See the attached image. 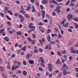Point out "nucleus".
I'll use <instances>...</instances> for the list:
<instances>
[{
    "label": "nucleus",
    "mask_w": 78,
    "mask_h": 78,
    "mask_svg": "<svg viewBox=\"0 0 78 78\" xmlns=\"http://www.w3.org/2000/svg\"><path fill=\"white\" fill-rule=\"evenodd\" d=\"M18 17L20 19V22L22 23V22H23V20H24V17H23V16H22V15L21 14H20L18 16Z\"/></svg>",
    "instance_id": "nucleus-1"
},
{
    "label": "nucleus",
    "mask_w": 78,
    "mask_h": 78,
    "mask_svg": "<svg viewBox=\"0 0 78 78\" xmlns=\"http://www.w3.org/2000/svg\"><path fill=\"white\" fill-rule=\"evenodd\" d=\"M48 70L50 72H51V71H52V67H53V66L51 65V64L49 63L48 64Z\"/></svg>",
    "instance_id": "nucleus-2"
},
{
    "label": "nucleus",
    "mask_w": 78,
    "mask_h": 78,
    "mask_svg": "<svg viewBox=\"0 0 78 78\" xmlns=\"http://www.w3.org/2000/svg\"><path fill=\"white\" fill-rule=\"evenodd\" d=\"M61 70L63 72V75H66V69L64 68H62Z\"/></svg>",
    "instance_id": "nucleus-3"
},
{
    "label": "nucleus",
    "mask_w": 78,
    "mask_h": 78,
    "mask_svg": "<svg viewBox=\"0 0 78 78\" xmlns=\"http://www.w3.org/2000/svg\"><path fill=\"white\" fill-rule=\"evenodd\" d=\"M42 4L44 5V4H47L48 3V0H42L41 1Z\"/></svg>",
    "instance_id": "nucleus-4"
},
{
    "label": "nucleus",
    "mask_w": 78,
    "mask_h": 78,
    "mask_svg": "<svg viewBox=\"0 0 78 78\" xmlns=\"http://www.w3.org/2000/svg\"><path fill=\"white\" fill-rule=\"evenodd\" d=\"M41 12L42 13V17L43 19H44V18L45 17V12L44 11L42 10Z\"/></svg>",
    "instance_id": "nucleus-5"
},
{
    "label": "nucleus",
    "mask_w": 78,
    "mask_h": 78,
    "mask_svg": "<svg viewBox=\"0 0 78 78\" xmlns=\"http://www.w3.org/2000/svg\"><path fill=\"white\" fill-rule=\"evenodd\" d=\"M38 61L39 62L41 61V63H44V59L42 57H40V59H39Z\"/></svg>",
    "instance_id": "nucleus-6"
},
{
    "label": "nucleus",
    "mask_w": 78,
    "mask_h": 78,
    "mask_svg": "<svg viewBox=\"0 0 78 78\" xmlns=\"http://www.w3.org/2000/svg\"><path fill=\"white\" fill-rule=\"evenodd\" d=\"M47 39L49 42H50L51 41V38H50V35L48 36Z\"/></svg>",
    "instance_id": "nucleus-7"
},
{
    "label": "nucleus",
    "mask_w": 78,
    "mask_h": 78,
    "mask_svg": "<svg viewBox=\"0 0 78 78\" xmlns=\"http://www.w3.org/2000/svg\"><path fill=\"white\" fill-rule=\"evenodd\" d=\"M29 62L30 64H33L34 63V62L33 60H29Z\"/></svg>",
    "instance_id": "nucleus-8"
},
{
    "label": "nucleus",
    "mask_w": 78,
    "mask_h": 78,
    "mask_svg": "<svg viewBox=\"0 0 78 78\" xmlns=\"http://www.w3.org/2000/svg\"><path fill=\"white\" fill-rule=\"evenodd\" d=\"M33 25V24L31 23L30 24V25L29 26V28L30 29H31V28H34V27L32 26V25Z\"/></svg>",
    "instance_id": "nucleus-9"
},
{
    "label": "nucleus",
    "mask_w": 78,
    "mask_h": 78,
    "mask_svg": "<svg viewBox=\"0 0 78 78\" xmlns=\"http://www.w3.org/2000/svg\"><path fill=\"white\" fill-rule=\"evenodd\" d=\"M68 19H72V14H70L68 16Z\"/></svg>",
    "instance_id": "nucleus-10"
},
{
    "label": "nucleus",
    "mask_w": 78,
    "mask_h": 78,
    "mask_svg": "<svg viewBox=\"0 0 78 78\" xmlns=\"http://www.w3.org/2000/svg\"><path fill=\"white\" fill-rule=\"evenodd\" d=\"M23 74L24 75V76H26V75H27V73L26 71L24 70L23 72Z\"/></svg>",
    "instance_id": "nucleus-11"
},
{
    "label": "nucleus",
    "mask_w": 78,
    "mask_h": 78,
    "mask_svg": "<svg viewBox=\"0 0 78 78\" xmlns=\"http://www.w3.org/2000/svg\"><path fill=\"white\" fill-rule=\"evenodd\" d=\"M4 39L5 41H6L7 42H8V41H9V38H8V37H6L4 38Z\"/></svg>",
    "instance_id": "nucleus-12"
},
{
    "label": "nucleus",
    "mask_w": 78,
    "mask_h": 78,
    "mask_svg": "<svg viewBox=\"0 0 78 78\" xmlns=\"http://www.w3.org/2000/svg\"><path fill=\"white\" fill-rule=\"evenodd\" d=\"M60 8H61V7L58 6L56 8V9H55V11H57V10H59V9H60Z\"/></svg>",
    "instance_id": "nucleus-13"
},
{
    "label": "nucleus",
    "mask_w": 78,
    "mask_h": 78,
    "mask_svg": "<svg viewBox=\"0 0 78 78\" xmlns=\"http://www.w3.org/2000/svg\"><path fill=\"white\" fill-rule=\"evenodd\" d=\"M27 46H24L23 47L21 48V50H24V51H26V47Z\"/></svg>",
    "instance_id": "nucleus-14"
},
{
    "label": "nucleus",
    "mask_w": 78,
    "mask_h": 78,
    "mask_svg": "<svg viewBox=\"0 0 78 78\" xmlns=\"http://www.w3.org/2000/svg\"><path fill=\"white\" fill-rule=\"evenodd\" d=\"M20 12L22 13V14H25V12L24 11L22 10H20Z\"/></svg>",
    "instance_id": "nucleus-15"
},
{
    "label": "nucleus",
    "mask_w": 78,
    "mask_h": 78,
    "mask_svg": "<svg viewBox=\"0 0 78 78\" xmlns=\"http://www.w3.org/2000/svg\"><path fill=\"white\" fill-rule=\"evenodd\" d=\"M32 12H34V11H35V9H34V7L32 5Z\"/></svg>",
    "instance_id": "nucleus-16"
},
{
    "label": "nucleus",
    "mask_w": 78,
    "mask_h": 78,
    "mask_svg": "<svg viewBox=\"0 0 78 78\" xmlns=\"http://www.w3.org/2000/svg\"><path fill=\"white\" fill-rule=\"evenodd\" d=\"M57 53L58 54L59 56H61L62 55V53L61 52H59V51H57Z\"/></svg>",
    "instance_id": "nucleus-17"
},
{
    "label": "nucleus",
    "mask_w": 78,
    "mask_h": 78,
    "mask_svg": "<svg viewBox=\"0 0 78 78\" xmlns=\"http://www.w3.org/2000/svg\"><path fill=\"white\" fill-rule=\"evenodd\" d=\"M61 52H62L63 55H64L65 53H67V51L66 50H63L61 51Z\"/></svg>",
    "instance_id": "nucleus-18"
},
{
    "label": "nucleus",
    "mask_w": 78,
    "mask_h": 78,
    "mask_svg": "<svg viewBox=\"0 0 78 78\" xmlns=\"http://www.w3.org/2000/svg\"><path fill=\"white\" fill-rule=\"evenodd\" d=\"M26 57L27 59H28V58H30V53H28V54H27L26 56Z\"/></svg>",
    "instance_id": "nucleus-19"
},
{
    "label": "nucleus",
    "mask_w": 78,
    "mask_h": 78,
    "mask_svg": "<svg viewBox=\"0 0 78 78\" xmlns=\"http://www.w3.org/2000/svg\"><path fill=\"white\" fill-rule=\"evenodd\" d=\"M63 26L65 27L66 28H67V27H68V23L67 22L66 23L65 25L64 24H63Z\"/></svg>",
    "instance_id": "nucleus-20"
},
{
    "label": "nucleus",
    "mask_w": 78,
    "mask_h": 78,
    "mask_svg": "<svg viewBox=\"0 0 78 78\" xmlns=\"http://www.w3.org/2000/svg\"><path fill=\"white\" fill-rule=\"evenodd\" d=\"M8 12L10 14V15H12V12L10 10H8Z\"/></svg>",
    "instance_id": "nucleus-21"
},
{
    "label": "nucleus",
    "mask_w": 78,
    "mask_h": 78,
    "mask_svg": "<svg viewBox=\"0 0 78 78\" xmlns=\"http://www.w3.org/2000/svg\"><path fill=\"white\" fill-rule=\"evenodd\" d=\"M33 52L34 53H37L39 52V51L37 50H35L33 51Z\"/></svg>",
    "instance_id": "nucleus-22"
},
{
    "label": "nucleus",
    "mask_w": 78,
    "mask_h": 78,
    "mask_svg": "<svg viewBox=\"0 0 78 78\" xmlns=\"http://www.w3.org/2000/svg\"><path fill=\"white\" fill-rule=\"evenodd\" d=\"M70 51L71 53H74V54H75V53H76V51H75V50L71 51Z\"/></svg>",
    "instance_id": "nucleus-23"
},
{
    "label": "nucleus",
    "mask_w": 78,
    "mask_h": 78,
    "mask_svg": "<svg viewBox=\"0 0 78 78\" xmlns=\"http://www.w3.org/2000/svg\"><path fill=\"white\" fill-rule=\"evenodd\" d=\"M5 12H7V11H8V7H7L5 6Z\"/></svg>",
    "instance_id": "nucleus-24"
},
{
    "label": "nucleus",
    "mask_w": 78,
    "mask_h": 78,
    "mask_svg": "<svg viewBox=\"0 0 78 78\" xmlns=\"http://www.w3.org/2000/svg\"><path fill=\"white\" fill-rule=\"evenodd\" d=\"M35 4L37 6H39V2L38 1H36Z\"/></svg>",
    "instance_id": "nucleus-25"
},
{
    "label": "nucleus",
    "mask_w": 78,
    "mask_h": 78,
    "mask_svg": "<svg viewBox=\"0 0 78 78\" xmlns=\"http://www.w3.org/2000/svg\"><path fill=\"white\" fill-rule=\"evenodd\" d=\"M52 3H55V5H57L58 3L56 1H54V0H52Z\"/></svg>",
    "instance_id": "nucleus-26"
},
{
    "label": "nucleus",
    "mask_w": 78,
    "mask_h": 78,
    "mask_svg": "<svg viewBox=\"0 0 78 78\" xmlns=\"http://www.w3.org/2000/svg\"><path fill=\"white\" fill-rule=\"evenodd\" d=\"M70 2V0H68V2H66V3L65 4L66 5H69Z\"/></svg>",
    "instance_id": "nucleus-27"
},
{
    "label": "nucleus",
    "mask_w": 78,
    "mask_h": 78,
    "mask_svg": "<svg viewBox=\"0 0 78 78\" xmlns=\"http://www.w3.org/2000/svg\"><path fill=\"white\" fill-rule=\"evenodd\" d=\"M32 36L33 38H34V39L36 38V36L34 34H32Z\"/></svg>",
    "instance_id": "nucleus-28"
},
{
    "label": "nucleus",
    "mask_w": 78,
    "mask_h": 78,
    "mask_svg": "<svg viewBox=\"0 0 78 78\" xmlns=\"http://www.w3.org/2000/svg\"><path fill=\"white\" fill-rule=\"evenodd\" d=\"M25 16L27 17V18L28 19H29V18H30V16H29V15H28L27 14H25Z\"/></svg>",
    "instance_id": "nucleus-29"
},
{
    "label": "nucleus",
    "mask_w": 78,
    "mask_h": 78,
    "mask_svg": "<svg viewBox=\"0 0 78 78\" xmlns=\"http://www.w3.org/2000/svg\"><path fill=\"white\" fill-rule=\"evenodd\" d=\"M75 28H76V29L77 28H78V24H77V23H75Z\"/></svg>",
    "instance_id": "nucleus-30"
},
{
    "label": "nucleus",
    "mask_w": 78,
    "mask_h": 78,
    "mask_svg": "<svg viewBox=\"0 0 78 78\" xmlns=\"http://www.w3.org/2000/svg\"><path fill=\"white\" fill-rule=\"evenodd\" d=\"M30 6L29 5L28 7L27 8V9H26L27 11H28V10H30Z\"/></svg>",
    "instance_id": "nucleus-31"
},
{
    "label": "nucleus",
    "mask_w": 78,
    "mask_h": 78,
    "mask_svg": "<svg viewBox=\"0 0 78 78\" xmlns=\"http://www.w3.org/2000/svg\"><path fill=\"white\" fill-rule=\"evenodd\" d=\"M20 67L19 65H17L16 67L15 68V70L17 69H19Z\"/></svg>",
    "instance_id": "nucleus-32"
},
{
    "label": "nucleus",
    "mask_w": 78,
    "mask_h": 78,
    "mask_svg": "<svg viewBox=\"0 0 78 78\" xmlns=\"http://www.w3.org/2000/svg\"><path fill=\"white\" fill-rule=\"evenodd\" d=\"M64 22H66V20L60 22L61 24H64Z\"/></svg>",
    "instance_id": "nucleus-33"
},
{
    "label": "nucleus",
    "mask_w": 78,
    "mask_h": 78,
    "mask_svg": "<svg viewBox=\"0 0 78 78\" xmlns=\"http://www.w3.org/2000/svg\"><path fill=\"white\" fill-rule=\"evenodd\" d=\"M18 28H22V25L20 24L19 26L18 27Z\"/></svg>",
    "instance_id": "nucleus-34"
},
{
    "label": "nucleus",
    "mask_w": 78,
    "mask_h": 78,
    "mask_svg": "<svg viewBox=\"0 0 78 78\" xmlns=\"http://www.w3.org/2000/svg\"><path fill=\"white\" fill-rule=\"evenodd\" d=\"M58 37L59 39H60L61 37H62V35H61L60 34H58Z\"/></svg>",
    "instance_id": "nucleus-35"
},
{
    "label": "nucleus",
    "mask_w": 78,
    "mask_h": 78,
    "mask_svg": "<svg viewBox=\"0 0 78 78\" xmlns=\"http://www.w3.org/2000/svg\"><path fill=\"white\" fill-rule=\"evenodd\" d=\"M74 20H75V21H76V22H78V18L77 17H75V18H74Z\"/></svg>",
    "instance_id": "nucleus-36"
},
{
    "label": "nucleus",
    "mask_w": 78,
    "mask_h": 78,
    "mask_svg": "<svg viewBox=\"0 0 78 78\" xmlns=\"http://www.w3.org/2000/svg\"><path fill=\"white\" fill-rule=\"evenodd\" d=\"M17 73H21V71L20 70H18Z\"/></svg>",
    "instance_id": "nucleus-37"
},
{
    "label": "nucleus",
    "mask_w": 78,
    "mask_h": 78,
    "mask_svg": "<svg viewBox=\"0 0 78 78\" xmlns=\"http://www.w3.org/2000/svg\"><path fill=\"white\" fill-rule=\"evenodd\" d=\"M34 43H35V40H34L32 41V45H34Z\"/></svg>",
    "instance_id": "nucleus-38"
},
{
    "label": "nucleus",
    "mask_w": 78,
    "mask_h": 78,
    "mask_svg": "<svg viewBox=\"0 0 78 78\" xmlns=\"http://www.w3.org/2000/svg\"><path fill=\"white\" fill-rule=\"evenodd\" d=\"M51 31V30L50 29H48L47 30V32L48 33H50Z\"/></svg>",
    "instance_id": "nucleus-39"
},
{
    "label": "nucleus",
    "mask_w": 78,
    "mask_h": 78,
    "mask_svg": "<svg viewBox=\"0 0 78 78\" xmlns=\"http://www.w3.org/2000/svg\"><path fill=\"white\" fill-rule=\"evenodd\" d=\"M70 11V9L69 8H68L66 9V12H69V11Z\"/></svg>",
    "instance_id": "nucleus-40"
},
{
    "label": "nucleus",
    "mask_w": 78,
    "mask_h": 78,
    "mask_svg": "<svg viewBox=\"0 0 78 78\" xmlns=\"http://www.w3.org/2000/svg\"><path fill=\"white\" fill-rule=\"evenodd\" d=\"M28 41H30V42H32V40H31V39L30 37L28 38Z\"/></svg>",
    "instance_id": "nucleus-41"
},
{
    "label": "nucleus",
    "mask_w": 78,
    "mask_h": 78,
    "mask_svg": "<svg viewBox=\"0 0 78 78\" xmlns=\"http://www.w3.org/2000/svg\"><path fill=\"white\" fill-rule=\"evenodd\" d=\"M58 76L60 78H61V76H62V73H59L58 74Z\"/></svg>",
    "instance_id": "nucleus-42"
},
{
    "label": "nucleus",
    "mask_w": 78,
    "mask_h": 78,
    "mask_svg": "<svg viewBox=\"0 0 78 78\" xmlns=\"http://www.w3.org/2000/svg\"><path fill=\"white\" fill-rule=\"evenodd\" d=\"M0 70H1V71H2V72L3 71V69L2 67L0 66Z\"/></svg>",
    "instance_id": "nucleus-43"
},
{
    "label": "nucleus",
    "mask_w": 78,
    "mask_h": 78,
    "mask_svg": "<svg viewBox=\"0 0 78 78\" xmlns=\"http://www.w3.org/2000/svg\"><path fill=\"white\" fill-rule=\"evenodd\" d=\"M17 34H18L19 35H20L21 34V32L18 31L17 32Z\"/></svg>",
    "instance_id": "nucleus-44"
},
{
    "label": "nucleus",
    "mask_w": 78,
    "mask_h": 78,
    "mask_svg": "<svg viewBox=\"0 0 78 78\" xmlns=\"http://www.w3.org/2000/svg\"><path fill=\"white\" fill-rule=\"evenodd\" d=\"M7 23L8 24L9 27H11V23L10 22H7Z\"/></svg>",
    "instance_id": "nucleus-45"
},
{
    "label": "nucleus",
    "mask_w": 78,
    "mask_h": 78,
    "mask_svg": "<svg viewBox=\"0 0 78 78\" xmlns=\"http://www.w3.org/2000/svg\"><path fill=\"white\" fill-rule=\"evenodd\" d=\"M40 8L41 9H44V7H43V5H41Z\"/></svg>",
    "instance_id": "nucleus-46"
},
{
    "label": "nucleus",
    "mask_w": 78,
    "mask_h": 78,
    "mask_svg": "<svg viewBox=\"0 0 78 78\" xmlns=\"http://www.w3.org/2000/svg\"><path fill=\"white\" fill-rule=\"evenodd\" d=\"M5 30V29H4V28L3 29H1V30H0V33H2V32L4 31V30Z\"/></svg>",
    "instance_id": "nucleus-47"
},
{
    "label": "nucleus",
    "mask_w": 78,
    "mask_h": 78,
    "mask_svg": "<svg viewBox=\"0 0 78 78\" xmlns=\"http://www.w3.org/2000/svg\"><path fill=\"white\" fill-rule=\"evenodd\" d=\"M23 64L25 66H26V65H27V63L26 62H25V61H23Z\"/></svg>",
    "instance_id": "nucleus-48"
},
{
    "label": "nucleus",
    "mask_w": 78,
    "mask_h": 78,
    "mask_svg": "<svg viewBox=\"0 0 78 78\" xmlns=\"http://www.w3.org/2000/svg\"><path fill=\"white\" fill-rule=\"evenodd\" d=\"M14 69H15L14 66H13L12 68V70L13 71H14Z\"/></svg>",
    "instance_id": "nucleus-49"
},
{
    "label": "nucleus",
    "mask_w": 78,
    "mask_h": 78,
    "mask_svg": "<svg viewBox=\"0 0 78 78\" xmlns=\"http://www.w3.org/2000/svg\"><path fill=\"white\" fill-rule=\"evenodd\" d=\"M17 64L18 65V66H20L22 64L21 63V62H17Z\"/></svg>",
    "instance_id": "nucleus-50"
},
{
    "label": "nucleus",
    "mask_w": 78,
    "mask_h": 78,
    "mask_svg": "<svg viewBox=\"0 0 78 78\" xmlns=\"http://www.w3.org/2000/svg\"><path fill=\"white\" fill-rule=\"evenodd\" d=\"M52 16H56V13H55V12H52Z\"/></svg>",
    "instance_id": "nucleus-51"
},
{
    "label": "nucleus",
    "mask_w": 78,
    "mask_h": 78,
    "mask_svg": "<svg viewBox=\"0 0 78 78\" xmlns=\"http://www.w3.org/2000/svg\"><path fill=\"white\" fill-rule=\"evenodd\" d=\"M50 44H51V45H53V44H55V42H54L53 41H51V42Z\"/></svg>",
    "instance_id": "nucleus-52"
},
{
    "label": "nucleus",
    "mask_w": 78,
    "mask_h": 78,
    "mask_svg": "<svg viewBox=\"0 0 78 78\" xmlns=\"http://www.w3.org/2000/svg\"><path fill=\"white\" fill-rule=\"evenodd\" d=\"M71 3H73V2H76V0H71Z\"/></svg>",
    "instance_id": "nucleus-53"
},
{
    "label": "nucleus",
    "mask_w": 78,
    "mask_h": 78,
    "mask_svg": "<svg viewBox=\"0 0 78 78\" xmlns=\"http://www.w3.org/2000/svg\"><path fill=\"white\" fill-rule=\"evenodd\" d=\"M39 70L40 71H43V70L42 69L41 67H40L39 68Z\"/></svg>",
    "instance_id": "nucleus-54"
},
{
    "label": "nucleus",
    "mask_w": 78,
    "mask_h": 78,
    "mask_svg": "<svg viewBox=\"0 0 78 78\" xmlns=\"http://www.w3.org/2000/svg\"><path fill=\"white\" fill-rule=\"evenodd\" d=\"M44 63H40V64H41V66H42V67H45V65L44 64Z\"/></svg>",
    "instance_id": "nucleus-55"
},
{
    "label": "nucleus",
    "mask_w": 78,
    "mask_h": 78,
    "mask_svg": "<svg viewBox=\"0 0 78 78\" xmlns=\"http://www.w3.org/2000/svg\"><path fill=\"white\" fill-rule=\"evenodd\" d=\"M62 60V63H64V62H65V60L61 58V59Z\"/></svg>",
    "instance_id": "nucleus-56"
},
{
    "label": "nucleus",
    "mask_w": 78,
    "mask_h": 78,
    "mask_svg": "<svg viewBox=\"0 0 78 78\" xmlns=\"http://www.w3.org/2000/svg\"><path fill=\"white\" fill-rule=\"evenodd\" d=\"M18 15H19V13H16L14 14V16H18Z\"/></svg>",
    "instance_id": "nucleus-57"
},
{
    "label": "nucleus",
    "mask_w": 78,
    "mask_h": 78,
    "mask_svg": "<svg viewBox=\"0 0 78 78\" xmlns=\"http://www.w3.org/2000/svg\"><path fill=\"white\" fill-rule=\"evenodd\" d=\"M0 14L1 16H2V17H3L4 16V14L3 13H0Z\"/></svg>",
    "instance_id": "nucleus-58"
},
{
    "label": "nucleus",
    "mask_w": 78,
    "mask_h": 78,
    "mask_svg": "<svg viewBox=\"0 0 78 78\" xmlns=\"http://www.w3.org/2000/svg\"><path fill=\"white\" fill-rule=\"evenodd\" d=\"M15 47H17L18 46V43H16L15 44Z\"/></svg>",
    "instance_id": "nucleus-59"
},
{
    "label": "nucleus",
    "mask_w": 78,
    "mask_h": 78,
    "mask_svg": "<svg viewBox=\"0 0 78 78\" xmlns=\"http://www.w3.org/2000/svg\"><path fill=\"white\" fill-rule=\"evenodd\" d=\"M68 31H69V32H72V30L71 29H68Z\"/></svg>",
    "instance_id": "nucleus-60"
},
{
    "label": "nucleus",
    "mask_w": 78,
    "mask_h": 78,
    "mask_svg": "<svg viewBox=\"0 0 78 78\" xmlns=\"http://www.w3.org/2000/svg\"><path fill=\"white\" fill-rule=\"evenodd\" d=\"M38 25H43V24H42V23L41 22H40V23H38Z\"/></svg>",
    "instance_id": "nucleus-61"
},
{
    "label": "nucleus",
    "mask_w": 78,
    "mask_h": 78,
    "mask_svg": "<svg viewBox=\"0 0 78 78\" xmlns=\"http://www.w3.org/2000/svg\"><path fill=\"white\" fill-rule=\"evenodd\" d=\"M72 44V42L71 41H70L68 45H71Z\"/></svg>",
    "instance_id": "nucleus-62"
},
{
    "label": "nucleus",
    "mask_w": 78,
    "mask_h": 78,
    "mask_svg": "<svg viewBox=\"0 0 78 78\" xmlns=\"http://www.w3.org/2000/svg\"><path fill=\"white\" fill-rule=\"evenodd\" d=\"M42 51H43V50L42 48H40L39 49V51H40V52H42Z\"/></svg>",
    "instance_id": "nucleus-63"
},
{
    "label": "nucleus",
    "mask_w": 78,
    "mask_h": 78,
    "mask_svg": "<svg viewBox=\"0 0 78 78\" xmlns=\"http://www.w3.org/2000/svg\"><path fill=\"white\" fill-rule=\"evenodd\" d=\"M73 58V57H72V56L69 57V59L70 60L72 59Z\"/></svg>",
    "instance_id": "nucleus-64"
}]
</instances>
